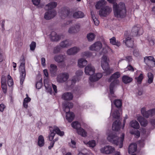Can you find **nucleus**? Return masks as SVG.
Segmentation results:
<instances>
[{
    "label": "nucleus",
    "instance_id": "obj_64",
    "mask_svg": "<svg viewBox=\"0 0 155 155\" xmlns=\"http://www.w3.org/2000/svg\"><path fill=\"white\" fill-rule=\"evenodd\" d=\"M41 64L43 66L45 65V59L44 58H41Z\"/></svg>",
    "mask_w": 155,
    "mask_h": 155
},
{
    "label": "nucleus",
    "instance_id": "obj_32",
    "mask_svg": "<svg viewBox=\"0 0 155 155\" xmlns=\"http://www.w3.org/2000/svg\"><path fill=\"white\" fill-rule=\"evenodd\" d=\"M57 5V3L55 2H51L46 5L45 9L49 10L55 8Z\"/></svg>",
    "mask_w": 155,
    "mask_h": 155
},
{
    "label": "nucleus",
    "instance_id": "obj_43",
    "mask_svg": "<svg viewBox=\"0 0 155 155\" xmlns=\"http://www.w3.org/2000/svg\"><path fill=\"white\" fill-rule=\"evenodd\" d=\"M73 16L75 18H82L84 17V14L81 11H78L74 12Z\"/></svg>",
    "mask_w": 155,
    "mask_h": 155
},
{
    "label": "nucleus",
    "instance_id": "obj_33",
    "mask_svg": "<svg viewBox=\"0 0 155 155\" xmlns=\"http://www.w3.org/2000/svg\"><path fill=\"white\" fill-rule=\"evenodd\" d=\"M137 120L142 126L145 127L148 124V121L147 120L141 116L138 117L137 118Z\"/></svg>",
    "mask_w": 155,
    "mask_h": 155
},
{
    "label": "nucleus",
    "instance_id": "obj_56",
    "mask_svg": "<svg viewBox=\"0 0 155 155\" xmlns=\"http://www.w3.org/2000/svg\"><path fill=\"white\" fill-rule=\"evenodd\" d=\"M69 145L70 147L73 148L76 147V142L72 140H71V142L69 143Z\"/></svg>",
    "mask_w": 155,
    "mask_h": 155
},
{
    "label": "nucleus",
    "instance_id": "obj_23",
    "mask_svg": "<svg viewBox=\"0 0 155 155\" xmlns=\"http://www.w3.org/2000/svg\"><path fill=\"white\" fill-rule=\"evenodd\" d=\"M50 38L51 41H58L60 39L59 36L54 31L51 32L50 35Z\"/></svg>",
    "mask_w": 155,
    "mask_h": 155
},
{
    "label": "nucleus",
    "instance_id": "obj_6",
    "mask_svg": "<svg viewBox=\"0 0 155 155\" xmlns=\"http://www.w3.org/2000/svg\"><path fill=\"white\" fill-rule=\"evenodd\" d=\"M69 78V74L68 73H61L58 75L56 80L59 83H63L67 81Z\"/></svg>",
    "mask_w": 155,
    "mask_h": 155
},
{
    "label": "nucleus",
    "instance_id": "obj_50",
    "mask_svg": "<svg viewBox=\"0 0 155 155\" xmlns=\"http://www.w3.org/2000/svg\"><path fill=\"white\" fill-rule=\"evenodd\" d=\"M44 85L45 87L47 90V91L49 92L50 94H52V91L51 87L49 86L48 84L46 83L45 82H44Z\"/></svg>",
    "mask_w": 155,
    "mask_h": 155
},
{
    "label": "nucleus",
    "instance_id": "obj_52",
    "mask_svg": "<svg viewBox=\"0 0 155 155\" xmlns=\"http://www.w3.org/2000/svg\"><path fill=\"white\" fill-rule=\"evenodd\" d=\"M143 78V75L142 74H141L139 77L136 78L135 79L136 80L138 83L139 84H140Z\"/></svg>",
    "mask_w": 155,
    "mask_h": 155
},
{
    "label": "nucleus",
    "instance_id": "obj_11",
    "mask_svg": "<svg viewBox=\"0 0 155 155\" xmlns=\"http://www.w3.org/2000/svg\"><path fill=\"white\" fill-rule=\"evenodd\" d=\"M85 73L86 74L92 76L95 72V68L91 64H88L85 68Z\"/></svg>",
    "mask_w": 155,
    "mask_h": 155
},
{
    "label": "nucleus",
    "instance_id": "obj_40",
    "mask_svg": "<svg viewBox=\"0 0 155 155\" xmlns=\"http://www.w3.org/2000/svg\"><path fill=\"white\" fill-rule=\"evenodd\" d=\"M104 71V73L106 75L110 74L112 73L113 71V69L110 68L109 67V65L104 67V68H102Z\"/></svg>",
    "mask_w": 155,
    "mask_h": 155
},
{
    "label": "nucleus",
    "instance_id": "obj_27",
    "mask_svg": "<svg viewBox=\"0 0 155 155\" xmlns=\"http://www.w3.org/2000/svg\"><path fill=\"white\" fill-rule=\"evenodd\" d=\"M66 113V119L69 122H71L74 117V113L72 112H65Z\"/></svg>",
    "mask_w": 155,
    "mask_h": 155
},
{
    "label": "nucleus",
    "instance_id": "obj_45",
    "mask_svg": "<svg viewBox=\"0 0 155 155\" xmlns=\"http://www.w3.org/2000/svg\"><path fill=\"white\" fill-rule=\"evenodd\" d=\"M95 35L92 33H90L87 34V37L89 41H93L95 38Z\"/></svg>",
    "mask_w": 155,
    "mask_h": 155
},
{
    "label": "nucleus",
    "instance_id": "obj_51",
    "mask_svg": "<svg viewBox=\"0 0 155 155\" xmlns=\"http://www.w3.org/2000/svg\"><path fill=\"white\" fill-rule=\"evenodd\" d=\"M81 55L84 57H90L92 55V54L89 51H85L82 53Z\"/></svg>",
    "mask_w": 155,
    "mask_h": 155
},
{
    "label": "nucleus",
    "instance_id": "obj_47",
    "mask_svg": "<svg viewBox=\"0 0 155 155\" xmlns=\"http://www.w3.org/2000/svg\"><path fill=\"white\" fill-rule=\"evenodd\" d=\"M114 104L117 108H120L122 106V102L120 100H115L114 101Z\"/></svg>",
    "mask_w": 155,
    "mask_h": 155
},
{
    "label": "nucleus",
    "instance_id": "obj_1",
    "mask_svg": "<svg viewBox=\"0 0 155 155\" xmlns=\"http://www.w3.org/2000/svg\"><path fill=\"white\" fill-rule=\"evenodd\" d=\"M110 3H114L113 8L114 16L117 18H123L126 15V10L125 4L120 3L117 5L114 3L115 0H107Z\"/></svg>",
    "mask_w": 155,
    "mask_h": 155
},
{
    "label": "nucleus",
    "instance_id": "obj_54",
    "mask_svg": "<svg viewBox=\"0 0 155 155\" xmlns=\"http://www.w3.org/2000/svg\"><path fill=\"white\" fill-rule=\"evenodd\" d=\"M36 46V43L34 41H32L30 45V50L34 51Z\"/></svg>",
    "mask_w": 155,
    "mask_h": 155
},
{
    "label": "nucleus",
    "instance_id": "obj_49",
    "mask_svg": "<svg viewBox=\"0 0 155 155\" xmlns=\"http://www.w3.org/2000/svg\"><path fill=\"white\" fill-rule=\"evenodd\" d=\"M61 47L60 45H57L54 48L53 51V53L54 54H56L59 53L61 50Z\"/></svg>",
    "mask_w": 155,
    "mask_h": 155
},
{
    "label": "nucleus",
    "instance_id": "obj_30",
    "mask_svg": "<svg viewBox=\"0 0 155 155\" xmlns=\"http://www.w3.org/2000/svg\"><path fill=\"white\" fill-rule=\"evenodd\" d=\"M77 133L78 134L83 137H85L87 136V132L81 127L77 129Z\"/></svg>",
    "mask_w": 155,
    "mask_h": 155
},
{
    "label": "nucleus",
    "instance_id": "obj_37",
    "mask_svg": "<svg viewBox=\"0 0 155 155\" xmlns=\"http://www.w3.org/2000/svg\"><path fill=\"white\" fill-rule=\"evenodd\" d=\"M110 43L111 44L115 45L119 47L121 45L120 42L118 41H116V38L114 37H113L112 38L110 39Z\"/></svg>",
    "mask_w": 155,
    "mask_h": 155
},
{
    "label": "nucleus",
    "instance_id": "obj_58",
    "mask_svg": "<svg viewBox=\"0 0 155 155\" xmlns=\"http://www.w3.org/2000/svg\"><path fill=\"white\" fill-rule=\"evenodd\" d=\"M2 87L3 89V92L5 93L7 92V86L6 84H1Z\"/></svg>",
    "mask_w": 155,
    "mask_h": 155
},
{
    "label": "nucleus",
    "instance_id": "obj_38",
    "mask_svg": "<svg viewBox=\"0 0 155 155\" xmlns=\"http://www.w3.org/2000/svg\"><path fill=\"white\" fill-rule=\"evenodd\" d=\"M106 2L104 0H101L99 1L96 3L95 7L96 9H99L101 7L105 5Z\"/></svg>",
    "mask_w": 155,
    "mask_h": 155
},
{
    "label": "nucleus",
    "instance_id": "obj_25",
    "mask_svg": "<svg viewBox=\"0 0 155 155\" xmlns=\"http://www.w3.org/2000/svg\"><path fill=\"white\" fill-rule=\"evenodd\" d=\"M83 72L82 71L79 70L76 72V74L77 76H75L71 80V84H74L77 81H78V76L82 75Z\"/></svg>",
    "mask_w": 155,
    "mask_h": 155
},
{
    "label": "nucleus",
    "instance_id": "obj_12",
    "mask_svg": "<svg viewBox=\"0 0 155 155\" xmlns=\"http://www.w3.org/2000/svg\"><path fill=\"white\" fill-rule=\"evenodd\" d=\"M144 61L149 66H155V59L152 56L145 57L144 58Z\"/></svg>",
    "mask_w": 155,
    "mask_h": 155
},
{
    "label": "nucleus",
    "instance_id": "obj_41",
    "mask_svg": "<svg viewBox=\"0 0 155 155\" xmlns=\"http://www.w3.org/2000/svg\"><path fill=\"white\" fill-rule=\"evenodd\" d=\"M141 111L142 114L143 116L146 118H148L150 116L149 110L146 111L145 107H143L141 109Z\"/></svg>",
    "mask_w": 155,
    "mask_h": 155
},
{
    "label": "nucleus",
    "instance_id": "obj_10",
    "mask_svg": "<svg viewBox=\"0 0 155 155\" xmlns=\"http://www.w3.org/2000/svg\"><path fill=\"white\" fill-rule=\"evenodd\" d=\"M56 15V12L55 10H49L45 13L44 18L46 20H49L53 18Z\"/></svg>",
    "mask_w": 155,
    "mask_h": 155
},
{
    "label": "nucleus",
    "instance_id": "obj_31",
    "mask_svg": "<svg viewBox=\"0 0 155 155\" xmlns=\"http://www.w3.org/2000/svg\"><path fill=\"white\" fill-rule=\"evenodd\" d=\"M111 113H112V116L113 118L118 119L120 117V113L118 110L114 109L112 106Z\"/></svg>",
    "mask_w": 155,
    "mask_h": 155
},
{
    "label": "nucleus",
    "instance_id": "obj_8",
    "mask_svg": "<svg viewBox=\"0 0 155 155\" xmlns=\"http://www.w3.org/2000/svg\"><path fill=\"white\" fill-rule=\"evenodd\" d=\"M112 8L108 6L101 8L99 12V15L101 17H106L112 12Z\"/></svg>",
    "mask_w": 155,
    "mask_h": 155
},
{
    "label": "nucleus",
    "instance_id": "obj_16",
    "mask_svg": "<svg viewBox=\"0 0 155 155\" xmlns=\"http://www.w3.org/2000/svg\"><path fill=\"white\" fill-rule=\"evenodd\" d=\"M49 71L50 73L51 77H55L57 73L58 70L57 66L54 64H51L49 67Z\"/></svg>",
    "mask_w": 155,
    "mask_h": 155
},
{
    "label": "nucleus",
    "instance_id": "obj_53",
    "mask_svg": "<svg viewBox=\"0 0 155 155\" xmlns=\"http://www.w3.org/2000/svg\"><path fill=\"white\" fill-rule=\"evenodd\" d=\"M42 86V80L41 79L39 81L37 82L36 84V87L38 89H39Z\"/></svg>",
    "mask_w": 155,
    "mask_h": 155
},
{
    "label": "nucleus",
    "instance_id": "obj_35",
    "mask_svg": "<svg viewBox=\"0 0 155 155\" xmlns=\"http://www.w3.org/2000/svg\"><path fill=\"white\" fill-rule=\"evenodd\" d=\"M122 80L123 83L127 84L131 82L133 80V79L127 75H124L122 77Z\"/></svg>",
    "mask_w": 155,
    "mask_h": 155
},
{
    "label": "nucleus",
    "instance_id": "obj_18",
    "mask_svg": "<svg viewBox=\"0 0 155 155\" xmlns=\"http://www.w3.org/2000/svg\"><path fill=\"white\" fill-rule=\"evenodd\" d=\"M69 13V9L64 7L62 8L59 12V15L62 18L64 19L67 17Z\"/></svg>",
    "mask_w": 155,
    "mask_h": 155
},
{
    "label": "nucleus",
    "instance_id": "obj_59",
    "mask_svg": "<svg viewBox=\"0 0 155 155\" xmlns=\"http://www.w3.org/2000/svg\"><path fill=\"white\" fill-rule=\"evenodd\" d=\"M40 1V0H32L33 4L36 6H37L39 4Z\"/></svg>",
    "mask_w": 155,
    "mask_h": 155
},
{
    "label": "nucleus",
    "instance_id": "obj_44",
    "mask_svg": "<svg viewBox=\"0 0 155 155\" xmlns=\"http://www.w3.org/2000/svg\"><path fill=\"white\" fill-rule=\"evenodd\" d=\"M148 79V83L150 84L153 82V74L150 72H149L147 74Z\"/></svg>",
    "mask_w": 155,
    "mask_h": 155
},
{
    "label": "nucleus",
    "instance_id": "obj_15",
    "mask_svg": "<svg viewBox=\"0 0 155 155\" xmlns=\"http://www.w3.org/2000/svg\"><path fill=\"white\" fill-rule=\"evenodd\" d=\"M54 59L58 63H64L66 59V56L62 54L55 55Z\"/></svg>",
    "mask_w": 155,
    "mask_h": 155
},
{
    "label": "nucleus",
    "instance_id": "obj_63",
    "mask_svg": "<svg viewBox=\"0 0 155 155\" xmlns=\"http://www.w3.org/2000/svg\"><path fill=\"white\" fill-rule=\"evenodd\" d=\"M52 87L55 93H57L58 92L57 89V87L56 85H54L53 84H52Z\"/></svg>",
    "mask_w": 155,
    "mask_h": 155
},
{
    "label": "nucleus",
    "instance_id": "obj_22",
    "mask_svg": "<svg viewBox=\"0 0 155 155\" xmlns=\"http://www.w3.org/2000/svg\"><path fill=\"white\" fill-rule=\"evenodd\" d=\"M73 96L71 92H66L63 94L62 96V98L64 100L70 101L73 99Z\"/></svg>",
    "mask_w": 155,
    "mask_h": 155
},
{
    "label": "nucleus",
    "instance_id": "obj_61",
    "mask_svg": "<svg viewBox=\"0 0 155 155\" xmlns=\"http://www.w3.org/2000/svg\"><path fill=\"white\" fill-rule=\"evenodd\" d=\"M127 70L131 71H133L134 70V68L130 64L127 67Z\"/></svg>",
    "mask_w": 155,
    "mask_h": 155
},
{
    "label": "nucleus",
    "instance_id": "obj_57",
    "mask_svg": "<svg viewBox=\"0 0 155 155\" xmlns=\"http://www.w3.org/2000/svg\"><path fill=\"white\" fill-rule=\"evenodd\" d=\"M92 12H91V16H92V18L93 19V20L94 21V23L96 25H97V26L98 25L99 23V22L97 18H94V17H93V16L92 15Z\"/></svg>",
    "mask_w": 155,
    "mask_h": 155
},
{
    "label": "nucleus",
    "instance_id": "obj_19",
    "mask_svg": "<svg viewBox=\"0 0 155 155\" xmlns=\"http://www.w3.org/2000/svg\"><path fill=\"white\" fill-rule=\"evenodd\" d=\"M123 42L125 43L127 47L129 48L132 47L133 46V41L130 37L125 36Z\"/></svg>",
    "mask_w": 155,
    "mask_h": 155
},
{
    "label": "nucleus",
    "instance_id": "obj_20",
    "mask_svg": "<svg viewBox=\"0 0 155 155\" xmlns=\"http://www.w3.org/2000/svg\"><path fill=\"white\" fill-rule=\"evenodd\" d=\"M73 106V104L69 102H66L63 104V108L65 112L69 111L70 109L72 108Z\"/></svg>",
    "mask_w": 155,
    "mask_h": 155
},
{
    "label": "nucleus",
    "instance_id": "obj_39",
    "mask_svg": "<svg viewBox=\"0 0 155 155\" xmlns=\"http://www.w3.org/2000/svg\"><path fill=\"white\" fill-rule=\"evenodd\" d=\"M84 143L87 146L93 148L96 145L95 141L94 140H91L88 142H84Z\"/></svg>",
    "mask_w": 155,
    "mask_h": 155
},
{
    "label": "nucleus",
    "instance_id": "obj_5",
    "mask_svg": "<svg viewBox=\"0 0 155 155\" xmlns=\"http://www.w3.org/2000/svg\"><path fill=\"white\" fill-rule=\"evenodd\" d=\"M25 60L23 58L19 67V71L20 72V84H22L25 79L26 76L25 70Z\"/></svg>",
    "mask_w": 155,
    "mask_h": 155
},
{
    "label": "nucleus",
    "instance_id": "obj_28",
    "mask_svg": "<svg viewBox=\"0 0 155 155\" xmlns=\"http://www.w3.org/2000/svg\"><path fill=\"white\" fill-rule=\"evenodd\" d=\"M87 64V61L83 58H80L78 61V66L80 68H83Z\"/></svg>",
    "mask_w": 155,
    "mask_h": 155
},
{
    "label": "nucleus",
    "instance_id": "obj_48",
    "mask_svg": "<svg viewBox=\"0 0 155 155\" xmlns=\"http://www.w3.org/2000/svg\"><path fill=\"white\" fill-rule=\"evenodd\" d=\"M8 84L9 86H12L13 84V81L11 77L8 75Z\"/></svg>",
    "mask_w": 155,
    "mask_h": 155
},
{
    "label": "nucleus",
    "instance_id": "obj_62",
    "mask_svg": "<svg viewBox=\"0 0 155 155\" xmlns=\"http://www.w3.org/2000/svg\"><path fill=\"white\" fill-rule=\"evenodd\" d=\"M131 134H134L138 137H139L140 134V132L137 130L134 132H131Z\"/></svg>",
    "mask_w": 155,
    "mask_h": 155
},
{
    "label": "nucleus",
    "instance_id": "obj_14",
    "mask_svg": "<svg viewBox=\"0 0 155 155\" xmlns=\"http://www.w3.org/2000/svg\"><path fill=\"white\" fill-rule=\"evenodd\" d=\"M102 45L100 41H97L91 45L89 47V49L91 51H98L102 48Z\"/></svg>",
    "mask_w": 155,
    "mask_h": 155
},
{
    "label": "nucleus",
    "instance_id": "obj_2",
    "mask_svg": "<svg viewBox=\"0 0 155 155\" xmlns=\"http://www.w3.org/2000/svg\"><path fill=\"white\" fill-rule=\"evenodd\" d=\"M120 76V73L119 72H116L113 74L108 80V82H111L110 86V93L109 95V97L111 103H112V100H113V98L116 97L114 94L113 88L115 85L119 84V81L117 78H119Z\"/></svg>",
    "mask_w": 155,
    "mask_h": 155
},
{
    "label": "nucleus",
    "instance_id": "obj_21",
    "mask_svg": "<svg viewBox=\"0 0 155 155\" xmlns=\"http://www.w3.org/2000/svg\"><path fill=\"white\" fill-rule=\"evenodd\" d=\"M102 76V74L97 73L89 77V80L91 82H94L97 81Z\"/></svg>",
    "mask_w": 155,
    "mask_h": 155
},
{
    "label": "nucleus",
    "instance_id": "obj_36",
    "mask_svg": "<svg viewBox=\"0 0 155 155\" xmlns=\"http://www.w3.org/2000/svg\"><path fill=\"white\" fill-rule=\"evenodd\" d=\"M70 45L69 40H65L61 41L59 45L61 48H64L68 47Z\"/></svg>",
    "mask_w": 155,
    "mask_h": 155
},
{
    "label": "nucleus",
    "instance_id": "obj_29",
    "mask_svg": "<svg viewBox=\"0 0 155 155\" xmlns=\"http://www.w3.org/2000/svg\"><path fill=\"white\" fill-rule=\"evenodd\" d=\"M137 149V144L135 143H131L129 147L128 152L129 153H133L136 151Z\"/></svg>",
    "mask_w": 155,
    "mask_h": 155
},
{
    "label": "nucleus",
    "instance_id": "obj_55",
    "mask_svg": "<svg viewBox=\"0 0 155 155\" xmlns=\"http://www.w3.org/2000/svg\"><path fill=\"white\" fill-rule=\"evenodd\" d=\"M4 59V55L3 53L2 49L0 47V62L3 61Z\"/></svg>",
    "mask_w": 155,
    "mask_h": 155
},
{
    "label": "nucleus",
    "instance_id": "obj_17",
    "mask_svg": "<svg viewBox=\"0 0 155 155\" xmlns=\"http://www.w3.org/2000/svg\"><path fill=\"white\" fill-rule=\"evenodd\" d=\"M80 48L74 47L68 49L67 51V54L69 55H74L80 51Z\"/></svg>",
    "mask_w": 155,
    "mask_h": 155
},
{
    "label": "nucleus",
    "instance_id": "obj_9",
    "mask_svg": "<svg viewBox=\"0 0 155 155\" xmlns=\"http://www.w3.org/2000/svg\"><path fill=\"white\" fill-rule=\"evenodd\" d=\"M81 28V25L77 23L70 27L68 29V32L70 34H75L79 32Z\"/></svg>",
    "mask_w": 155,
    "mask_h": 155
},
{
    "label": "nucleus",
    "instance_id": "obj_24",
    "mask_svg": "<svg viewBox=\"0 0 155 155\" xmlns=\"http://www.w3.org/2000/svg\"><path fill=\"white\" fill-rule=\"evenodd\" d=\"M121 122L117 120L114 121L112 124V129L114 130L118 131L120 129Z\"/></svg>",
    "mask_w": 155,
    "mask_h": 155
},
{
    "label": "nucleus",
    "instance_id": "obj_7",
    "mask_svg": "<svg viewBox=\"0 0 155 155\" xmlns=\"http://www.w3.org/2000/svg\"><path fill=\"white\" fill-rule=\"evenodd\" d=\"M115 150L114 148L111 146L107 145L100 149L101 152L103 154H110Z\"/></svg>",
    "mask_w": 155,
    "mask_h": 155
},
{
    "label": "nucleus",
    "instance_id": "obj_3",
    "mask_svg": "<svg viewBox=\"0 0 155 155\" xmlns=\"http://www.w3.org/2000/svg\"><path fill=\"white\" fill-rule=\"evenodd\" d=\"M124 134H122L120 137H119L115 132L110 133L107 137V140L119 146L120 148L123 146V142L124 139Z\"/></svg>",
    "mask_w": 155,
    "mask_h": 155
},
{
    "label": "nucleus",
    "instance_id": "obj_46",
    "mask_svg": "<svg viewBox=\"0 0 155 155\" xmlns=\"http://www.w3.org/2000/svg\"><path fill=\"white\" fill-rule=\"evenodd\" d=\"M71 125L76 130H77L78 129H79V128L81 127V125L80 123L76 121L73 122L71 123Z\"/></svg>",
    "mask_w": 155,
    "mask_h": 155
},
{
    "label": "nucleus",
    "instance_id": "obj_13",
    "mask_svg": "<svg viewBox=\"0 0 155 155\" xmlns=\"http://www.w3.org/2000/svg\"><path fill=\"white\" fill-rule=\"evenodd\" d=\"M132 32L133 36L142 35L143 33L142 28L139 25L134 27L132 29Z\"/></svg>",
    "mask_w": 155,
    "mask_h": 155
},
{
    "label": "nucleus",
    "instance_id": "obj_42",
    "mask_svg": "<svg viewBox=\"0 0 155 155\" xmlns=\"http://www.w3.org/2000/svg\"><path fill=\"white\" fill-rule=\"evenodd\" d=\"M45 143L44 139L43 136L41 135L38 137V145L40 147L44 146Z\"/></svg>",
    "mask_w": 155,
    "mask_h": 155
},
{
    "label": "nucleus",
    "instance_id": "obj_4",
    "mask_svg": "<svg viewBox=\"0 0 155 155\" xmlns=\"http://www.w3.org/2000/svg\"><path fill=\"white\" fill-rule=\"evenodd\" d=\"M50 133L48 136L49 140L50 141H51L50 145L48 147V148L51 149L54 146V140H53L55 134L60 136H63L64 134L63 131H61L59 128L57 127L54 126L53 127H51L50 128Z\"/></svg>",
    "mask_w": 155,
    "mask_h": 155
},
{
    "label": "nucleus",
    "instance_id": "obj_60",
    "mask_svg": "<svg viewBox=\"0 0 155 155\" xmlns=\"http://www.w3.org/2000/svg\"><path fill=\"white\" fill-rule=\"evenodd\" d=\"M150 116H152L155 114V109H153L149 110Z\"/></svg>",
    "mask_w": 155,
    "mask_h": 155
},
{
    "label": "nucleus",
    "instance_id": "obj_26",
    "mask_svg": "<svg viewBox=\"0 0 155 155\" xmlns=\"http://www.w3.org/2000/svg\"><path fill=\"white\" fill-rule=\"evenodd\" d=\"M109 59L106 56L103 55L102 58L101 60V66L102 68L107 66L108 64Z\"/></svg>",
    "mask_w": 155,
    "mask_h": 155
},
{
    "label": "nucleus",
    "instance_id": "obj_34",
    "mask_svg": "<svg viewBox=\"0 0 155 155\" xmlns=\"http://www.w3.org/2000/svg\"><path fill=\"white\" fill-rule=\"evenodd\" d=\"M129 126L135 129H139L140 127L139 124L136 120H133L131 121L129 123Z\"/></svg>",
    "mask_w": 155,
    "mask_h": 155
}]
</instances>
